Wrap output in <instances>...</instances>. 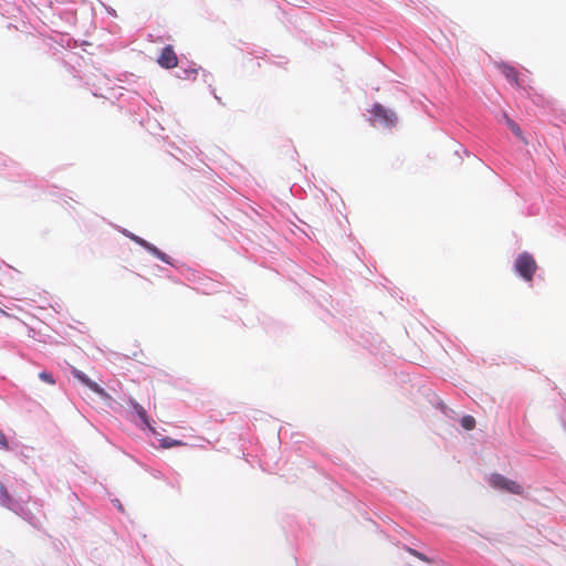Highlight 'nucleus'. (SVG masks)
I'll use <instances>...</instances> for the list:
<instances>
[{
    "mask_svg": "<svg viewBox=\"0 0 566 566\" xmlns=\"http://www.w3.org/2000/svg\"><path fill=\"white\" fill-rule=\"evenodd\" d=\"M489 484L496 490L505 491L512 494H522L523 488L515 481L505 478L502 474L493 473L489 478Z\"/></svg>",
    "mask_w": 566,
    "mask_h": 566,
    "instance_id": "obj_1",
    "label": "nucleus"
},
{
    "mask_svg": "<svg viewBox=\"0 0 566 566\" xmlns=\"http://www.w3.org/2000/svg\"><path fill=\"white\" fill-rule=\"evenodd\" d=\"M536 268L537 266H536V262H535L534 258L532 255H530L528 253H522L515 262L516 271L526 281L532 280Z\"/></svg>",
    "mask_w": 566,
    "mask_h": 566,
    "instance_id": "obj_2",
    "label": "nucleus"
},
{
    "mask_svg": "<svg viewBox=\"0 0 566 566\" xmlns=\"http://www.w3.org/2000/svg\"><path fill=\"white\" fill-rule=\"evenodd\" d=\"M371 114L375 119L385 127H391L396 124L397 118L395 114L390 109L384 107L381 104H375L373 106Z\"/></svg>",
    "mask_w": 566,
    "mask_h": 566,
    "instance_id": "obj_3",
    "label": "nucleus"
},
{
    "mask_svg": "<svg viewBox=\"0 0 566 566\" xmlns=\"http://www.w3.org/2000/svg\"><path fill=\"white\" fill-rule=\"evenodd\" d=\"M72 375L80 380L83 385L88 387L92 391L97 394L101 398H108V394L97 382L91 380L83 371L73 368Z\"/></svg>",
    "mask_w": 566,
    "mask_h": 566,
    "instance_id": "obj_4",
    "label": "nucleus"
},
{
    "mask_svg": "<svg viewBox=\"0 0 566 566\" xmlns=\"http://www.w3.org/2000/svg\"><path fill=\"white\" fill-rule=\"evenodd\" d=\"M158 64L164 69H174L178 65V56L171 45H167L161 50L157 60Z\"/></svg>",
    "mask_w": 566,
    "mask_h": 566,
    "instance_id": "obj_5",
    "label": "nucleus"
},
{
    "mask_svg": "<svg viewBox=\"0 0 566 566\" xmlns=\"http://www.w3.org/2000/svg\"><path fill=\"white\" fill-rule=\"evenodd\" d=\"M497 69L506 77L507 81L518 85V73L513 66L506 63H499Z\"/></svg>",
    "mask_w": 566,
    "mask_h": 566,
    "instance_id": "obj_6",
    "label": "nucleus"
},
{
    "mask_svg": "<svg viewBox=\"0 0 566 566\" xmlns=\"http://www.w3.org/2000/svg\"><path fill=\"white\" fill-rule=\"evenodd\" d=\"M130 406L134 409V411L136 412V415L138 416V418L142 420V422L148 429L153 430V428L150 426L149 417H148L146 410L144 409V407L142 405H139L138 402L134 401V400L130 401Z\"/></svg>",
    "mask_w": 566,
    "mask_h": 566,
    "instance_id": "obj_7",
    "label": "nucleus"
},
{
    "mask_svg": "<svg viewBox=\"0 0 566 566\" xmlns=\"http://www.w3.org/2000/svg\"><path fill=\"white\" fill-rule=\"evenodd\" d=\"M159 443H160V447H163L165 449H169V448H172V447L186 446L185 442H182L180 440L172 439L170 437H165V438L160 439Z\"/></svg>",
    "mask_w": 566,
    "mask_h": 566,
    "instance_id": "obj_8",
    "label": "nucleus"
},
{
    "mask_svg": "<svg viewBox=\"0 0 566 566\" xmlns=\"http://www.w3.org/2000/svg\"><path fill=\"white\" fill-rule=\"evenodd\" d=\"M505 119H506V125L511 129V132L516 137H518L520 139L524 140V136H523V133H522L520 126L514 120H512L510 117H507V116L505 117Z\"/></svg>",
    "mask_w": 566,
    "mask_h": 566,
    "instance_id": "obj_9",
    "label": "nucleus"
},
{
    "mask_svg": "<svg viewBox=\"0 0 566 566\" xmlns=\"http://www.w3.org/2000/svg\"><path fill=\"white\" fill-rule=\"evenodd\" d=\"M461 426L465 430H472L475 427V419L472 416H464L461 419Z\"/></svg>",
    "mask_w": 566,
    "mask_h": 566,
    "instance_id": "obj_10",
    "label": "nucleus"
},
{
    "mask_svg": "<svg viewBox=\"0 0 566 566\" xmlns=\"http://www.w3.org/2000/svg\"><path fill=\"white\" fill-rule=\"evenodd\" d=\"M39 378L41 380L45 381L49 385H54L55 384V379H54L53 375L48 373V371H41L39 374Z\"/></svg>",
    "mask_w": 566,
    "mask_h": 566,
    "instance_id": "obj_11",
    "label": "nucleus"
},
{
    "mask_svg": "<svg viewBox=\"0 0 566 566\" xmlns=\"http://www.w3.org/2000/svg\"><path fill=\"white\" fill-rule=\"evenodd\" d=\"M156 258H158L159 260L166 262V263H170V260L169 258L167 256V254L163 251V250H149Z\"/></svg>",
    "mask_w": 566,
    "mask_h": 566,
    "instance_id": "obj_12",
    "label": "nucleus"
},
{
    "mask_svg": "<svg viewBox=\"0 0 566 566\" xmlns=\"http://www.w3.org/2000/svg\"><path fill=\"white\" fill-rule=\"evenodd\" d=\"M408 552L413 555L415 557L421 559V560H424V562H428L429 559L427 558L426 555H423L422 553L413 549V548H409Z\"/></svg>",
    "mask_w": 566,
    "mask_h": 566,
    "instance_id": "obj_13",
    "label": "nucleus"
},
{
    "mask_svg": "<svg viewBox=\"0 0 566 566\" xmlns=\"http://www.w3.org/2000/svg\"><path fill=\"white\" fill-rule=\"evenodd\" d=\"M130 238H132V240H133L135 243H137V244H139V245H142V247H144V248H154L153 245L147 244L143 239H140V238H138V237H136V235H133V234H132V235H130Z\"/></svg>",
    "mask_w": 566,
    "mask_h": 566,
    "instance_id": "obj_14",
    "label": "nucleus"
},
{
    "mask_svg": "<svg viewBox=\"0 0 566 566\" xmlns=\"http://www.w3.org/2000/svg\"><path fill=\"white\" fill-rule=\"evenodd\" d=\"M0 447L6 450L9 449L8 440L1 430H0Z\"/></svg>",
    "mask_w": 566,
    "mask_h": 566,
    "instance_id": "obj_15",
    "label": "nucleus"
}]
</instances>
